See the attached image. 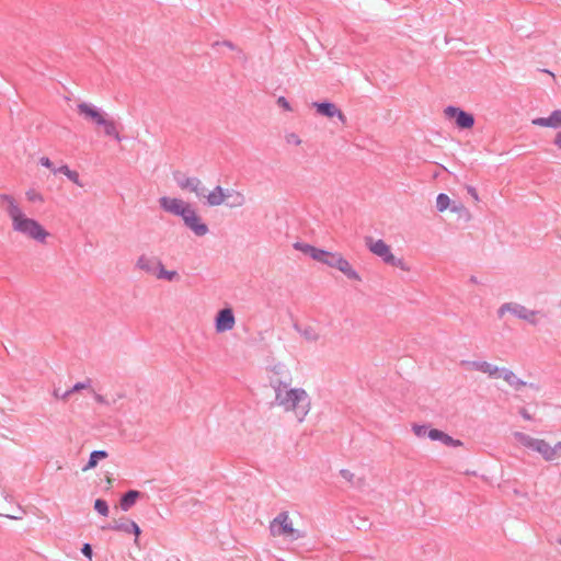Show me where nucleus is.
<instances>
[{"label": "nucleus", "instance_id": "obj_1", "mask_svg": "<svg viewBox=\"0 0 561 561\" xmlns=\"http://www.w3.org/2000/svg\"><path fill=\"white\" fill-rule=\"evenodd\" d=\"M0 206L10 219L11 229L14 233L45 245L53 238V233L37 219L30 217L18 202L10 194L0 195Z\"/></svg>", "mask_w": 561, "mask_h": 561}, {"label": "nucleus", "instance_id": "obj_2", "mask_svg": "<svg viewBox=\"0 0 561 561\" xmlns=\"http://www.w3.org/2000/svg\"><path fill=\"white\" fill-rule=\"evenodd\" d=\"M514 438L517 445L529 456L550 463L561 461V440L551 435H530L516 432Z\"/></svg>", "mask_w": 561, "mask_h": 561}, {"label": "nucleus", "instance_id": "obj_3", "mask_svg": "<svg viewBox=\"0 0 561 561\" xmlns=\"http://www.w3.org/2000/svg\"><path fill=\"white\" fill-rule=\"evenodd\" d=\"M276 400L284 410L293 412L299 421H302L309 413V396L302 388L279 387L276 392Z\"/></svg>", "mask_w": 561, "mask_h": 561}, {"label": "nucleus", "instance_id": "obj_4", "mask_svg": "<svg viewBox=\"0 0 561 561\" xmlns=\"http://www.w3.org/2000/svg\"><path fill=\"white\" fill-rule=\"evenodd\" d=\"M365 243L369 251L379 256L386 264L399 267L402 271H409L405 262L402 259L397 257L392 253L390 245H388L383 240L366 238Z\"/></svg>", "mask_w": 561, "mask_h": 561}, {"label": "nucleus", "instance_id": "obj_5", "mask_svg": "<svg viewBox=\"0 0 561 561\" xmlns=\"http://www.w3.org/2000/svg\"><path fill=\"white\" fill-rule=\"evenodd\" d=\"M206 198L209 206L227 204L229 207H241L245 203V197L241 192L224 190L221 186H216Z\"/></svg>", "mask_w": 561, "mask_h": 561}, {"label": "nucleus", "instance_id": "obj_6", "mask_svg": "<svg viewBox=\"0 0 561 561\" xmlns=\"http://www.w3.org/2000/svg\"><path fill=\"white\" fill-rule=\"evenodd\" d=\"M271 534L273 536H283L290 539L299 537L298 531L295 529L293 522L289 518L288 513H280L277 515L270 525Z\"/></svg>", "mask_w": 561, "mask_h": 561}, {"label": "nucleus", "instance_id": "obj_7", "mask_svg": "<svg viewBox=\"0 0 561 561\" xmlns=\"http://www.w3.org/2000/svg\"><path fill=\"white\" fill-rule=\"evenodd\" d=\"M444 116L449 121H454L455 125L460 129H470L474 125L473 115L456 106H447L444 110Z\"/></svg>", "mask_w": 561, "mask_h": 561}, {"label": "nucleus", "instance_id": "obj_8", "mask_svg": "<svg viewBox=\"0 0 561 561\" xmlns=\"http://www.w3.org/2000/svg\"><path fill=\"white\" fill-rule=\"evenodd\" d=\"M505 312H512L514 316H516L517 318L522 319V320H525L531 324H537L538 323V318H539V314L540 312L539 311H535V310H530L522 305H518V304H505L503 305L500 310H499V313L500 316H503Z\"/></svg>", "mask_w": 561, "mask_h": 561}, {"label": "nucleus", "instance_id": "obj_9", "mask_svg": "<svg viewBox=\"0 0 561 561\" xmlns=\"http://www.w3.org/2000/svg\"><path fill=\"white\" fill-rule=\"evenodd\" d=\"M160 207L165 211L174 216H180L182 218L185 215L186 210L192 206L190 203L171 196H161L159 198Z\"/></svg>", "mask_w": 561, "mask_h": 561}, {"label": "nucleus", "instance_id": "obj_10", "mask_svg": "<svg viewBox=\"0 0 561 561\" xmlns=\"http://www.w3.org/2000/svg\"><path fill=\"white\" fill-rule=\"evenodd\" d=\"M182 220L196 236H205L208 232V227L192 206L182 216Z\"/></svg>", "mask_w": 561, "mask_h": 561}, {"label": "nucleus", "instance_id": "obj_11", "mask_svg": "<svg viewBox=\"0 0 561 561\" xmlns=\"http://www.w3.org/2000/svg\"><path fill=\"white\" fill-rule=\"evenodd\" d=\"M236 325V318L231 308L218 311L215 320V328L218 333L230 331Z\"/></svg>", "mask_w": 561, "mask_h": 561}, {"label": "nucleus", "instance_id": "obj_12", "mask_svg": "<svg viewBox=\"0 0 561 561\" xmlns=\"http://www.w3.org/2000/svg\"><path fill=\"white\" fill-rule=\"evenodd\" d=\"M78 113L88 121H91L95 125L103 123V118L106 116L100 108L96 106L82 102L77 106Z\"/></svg>", "mask_w": 561, "mask_h": 561}, {"label": "nucleus", "instance_id": "obj_13", "mask_svg": "<svg viewBox=\"0 0 561 561\" xmlns=\"http://www.w3.org/2000/svg\"><path fill=\"white\" fill-rule=\"evenodd\" d=\"M331 267L339 270L351 280L362 282L360 275L356 272V270L353 267V265L341 253L337 254V256L333 261Z\"/></svg>", "mask_w": 561, "mask_h": 561}, {"label": "nucleus", "instance_id": "obj_14", "mask_svg": "<svg viewBox=\"0 0 561 561\" xmlns=\"http://www.w3.org/2000/svg\"><path fill=\"white\" fill-rule=\"evenodd\" d=\"M317 112L328 118L336 117L342 124L346 123L345 114L334 104L330 102L313 103Z\"/></svg>", "mask_w": 561, "mask_h": 561}, {"label": "nucleus", "instance_id": "obj_15", "mask_svg": "<svg viewBox=\"0 0 561 561\" xmlns=\"http://www.w3.org/2000/svg\"><path fill=\"white\" fill-rule=\"evenodd\" d=\"M178 186L182 191H190L192 193H195L196 195L199 194L201 190V181L197 178L186 176L182 173H176L174 175Z\"/></svg>", "mask_w": 561, "mask_h": 561}, {"label": "nucleus", "instance_id": "obj_16", "mask_svg": "<svg viewBox=\"0 0 561 561\" xmlns=\"http://www.w3.org/2000/svg\"><path fill=\"white\" fill-rule=\"evenodd\" d=\"M115 531H122L125 534L133 533L135 535V542H138V538L140 536V528L139 526L127 518H121L113 522V526L111 527Z\"/></svg>", "mask_w": 561, "mask_h": 561}, {"label": "nucleus", "instance_id": "obj_17", "mask_svg": "<svg viewBox=\"0 0 561 561\" xmlns=\"http://www.w3.org/2000/svg\"><path fill=\"white\" fill-rule=\"evenodd\" d=\"M533 125L548 128L561 127V110L553 111L548 117H538L531 121Z\"/></svg>", "mask_w": 561, "mask_h": 561}, {"label": "nucleus", "instance_id": "obj_18", "mask_svg": "<svg viewBox=\"0 0 561 561\" xmlns=\"http://www.w3.org/2000/svg\"><path fill=\"white\" fill-rule=\"evenodd\" d=\"M160 260L156 259V257H152V256H148V255H141L138 260H137V267L153 276L156 270H157V265L159 264Z\"/></svg>", "mask_w": 561, "mask_h": 561}, {"label": "nucleus", "instance_id": "obj_19", "mask_svg": "<svg viewBox=\"0 0 561 561\" xmlns=\"http://www.w3.org/2000/svg\"><path fill=\"white\" fill-rule=\"evenodd\" d=\"M427 436L432 440H440L443 444H445L447 446H460L461 445L460 440L454 439L448 434H446L439 430H436V428L430 430L427 432Z\"/></svg>", "mask_w": 561, "mask_h": 561}, {"label": "nucleus", "instance_id": "obj_20", "mask_svg": "<svg viewBox=\"0 0 561 561\" xmlns=\"http://www.w3.org/2000/svg\"><path fill=\"white\" fill-rule=\"evenodd\" d=\"M339 252H329L322 249H318L314 252L313 260L323 263L331 267L333 261L336 259Z\"/></svg>", "mask_w": 561, "mask_h": 561}, {"label": "nucleus", "instance_id": "obj_21", "mask_svg": "<svg viewBox=\"0 0 561 561\" xmlns=\"http://www.w3.org/2000/svg\"><path fill=\"white\" fill-rule=\"evenodd\" d=\"M140 492L139 491H136V490H130L128 491L122 499H121V502H119V505H121V508L124 511V512H127L130 510L131 506L135 505V503L137 502V500L140 497Z\"/></svg>", "mask_w": 561, "mask_h": 561}, {"label": "nucleus", "instance_id": "obj_22", "mask_svg": "<svg viewBox=\"0 0 561 561\" xmlns=\"http://www.w3.org/2000/svg\"><path fill=\"white\" fill-rule=\"evenodd\" d=\"M153 277H156L157 279H164L168 282H173L179 278V274L176 271L165 270V267L163 266V264L160 261L159 264L157 265V270L153 274Z\"/></svg>", "mask_w": 561, "mask_h": 561}, {"label": "nucleus", "instance_id": "obj_23", "mask_svg": "<svg viewBox=\"0 0 561 561\" xmlns=\"http://www.w3.org/2000/svg\"><path fill=\"white\" fill-rule=\"evenodd\" d=\"M25 198L30 204L43 205L45 203L44 194L36 188L26 190Z\"/></svg>", "mask_w": 561, "mask_h": 561}, {"label": "nucleus", "instance_id": "obj_24", "mask_svg": "<svg viewBox=\"0 0 561 561\" xmlns=\"http://www.w3.org/2000/svg\"><path fill=\"white\" fill-rule=\"evenodd\" d=\"M107 453L105 450H95L91 453L90 459L87 466L83 468V471L91 470L98 466L99 460L107 458Z\"/></svg>", "mask_w": 561, "mask_h": 561}, {"label": "nucleus", "instance_id": "obj_25", "mask_svg": "<svg viewBox=\"0 0 561 561\" xmlns=\"http://www.w3.org/2000/svg\"><path fill=\"white\" fill-rule=\"evenodd\" d=\"M99 126L103 127L105 135L119 139L116 124L113 121L107 119L106 116L103 118V123L99 124Z\"/></svg>", "mask_w": 561, "mask_h": 561}, {"label": "nucleus", "instance_id": "obj_26", "mask_svg": "<svg viewBox=\"0 0 561 561\" xmlns=\"http://www.w3.org/2000/svg\"><path fill=\"white\" fill-rule=\"evenodd\" d=\"M451 206V199L448 195L440 193L436 197V207L439 213H444Z\"/></svg>", "mask_w": 561, "mask_h": 561}, {"label": "nucleus", "instance_id": "obj_27", "mask_svg": "<svg viewBox=\"0 0 561 561\" xmlns=\"http://www.w3.org/2000/svg\"><path fill=\"white\" fill-rule=\"evenodd\" d=\"M472 365L474 369L488 374L490 376H495L497 373V368L486 362H477L473 363Z\"/></svg>", "mask_w": 561, "mask_h": 561}, {"label": "nucleus", "instance_id": "obj_28", "mask_svg": "<svg viewBox=\"0 0 561 561\" xmlns=\"http://www.w3.org/2000/svg\"><path fill=\"white\" fill-rule=\"evenodd\" d=\"M55 172H60L65 174L71 182L81 186L79 173L77 171H72L68 168V165H62L58 170H54Z\"/></svg>", "mask_w": 561, "mask_h": 561}, {"label": "nucleus", "instance_id": "obj_29", "mask_svg": "<svg viewBox=\"0 0 561 561\" xmlns=\"http://www.w3.org/2000/svg\"><path fill=\"white\" fill-rule=\"evenodd\" d=\"M284 140L286 145L289 147H300L304 142L301 137L294 131L286 133L284 136Z\"/></svg>", "mask_w": 561, "mask_h": 561}, {"label": "nucleus", "instance_id": "obj_30", "mask_svg": "<svg viewBox=\"0 0 561 561\" xmlns=\"http://www.w3.org/2000/svg\"><path fill=\"white\" fill-rule=\"evenodd\" d=\"M301 336L309 342H316L320 339V333L314 328L307 327L301 331Z\"/></svg>", "mask_w": 561, "mask_h": 561}, {"label": "nucleus", "instance_id": "obj_31", "mask_svg": "<svg viewBox=\"0 0 561 561\" xmlns=\"http://www.w3.org/2000/svg\"><path fill=\"white\" fill-rule=\"evenodd\" d=\"M294 247H295V249H297L300 252L309 255L312 259H313L314 252L317 250V248H314V247H312L310 244H307V243H295Z\"/></svg>", "mask_w": 561, "mask_h": 561}, {"label": "nucleus", "instance_id": "obj_32", "mask_svg": "<svg viewBox=\"0 0 561 561\" xmlns=\"http://www.w3.org/2000/svg\"><path fill=\"white\" fill-rule=\"evenodd\" d=\"M94 508L98 513H100L102 516H107L108 515V505L107 503L102 500V499H98L95 500L94 502Z\"/></svg>", "mask_w": 561, "mask_h": 561}, {"label": "nucleus", "instance_id": "obj_33", "mask_svg": "<svg viewBox=\"0 0 561 561\" xmlns=\"http://www.w3.org/2000/svg\"><path fill=\"white\" fill-rule=\"evenodd\" d=\"M430 431V428H427L426 426L424 425H414L413 426V432L416 436L419 437H422V436H425L427 435V432Z\"/></svg>", "mask_w": 561, "mask_h": 561}, {"label": "nucleus", "instance_id": "obj_34", "mask_svg": "<svg viewBox=\"0 0 561 561\" xmlns=\"http://www.w3.org/2000/svg\"><path fill=\"white\" fill-rule=\"evenodd\" d=\"M340 474L345 481L350 483L354 481L355 474L350 469H342Z\"/></svg>", "mask_w": 561, "mask_h": 561}, {"label": "nucleus", "instance_id": "obj_35", "mask_svg": "<svg viewBox=\"0 0 561 561\" xmlns=\"http://www.w3.org/2000/svg\"><path fill=\"white\" fill-rule=\"evenodd\" d=\"M451 211L453 213H457L459 215H463V214H467L469 215V211L468 209L466 208V206L461 203L459 204H454L453 207H451Z\"/></svg>", "mask_w": 561, "mask_h": 561}, {"label": "nucleus", "instance_id": "obj_36", "mask_svg": "<svg viewBox=\"0 0 561 561\" xmlns=\"http://www.w3.org/2000/svg\"><path fill=\"white\" fill-rule=\"evenodd\" d=\"M85 388H88V385H85V383H83V382H78V383H76V385L73 386V388H72L71 390H69V391H67V392L65 393L64 399H65V398H67V397H68L69 394H71L72 392H75V391H79V390H81V389H85Z\"/></svg>", "mask_w": 561, "mask_h": 561}, {"label": "nucleus", "instance_id": "obj_37", "mask_svg": "<svg viewBox=\"0 0 561 561\" xmlns=\"http://www.w3.org/2000/svg\"><path fill=\"white\" fill-rule=\"evenodd\" d=\"M277 104H278L280 107H283L285 111H287V112H290V111H291V107H290V105H289L288 101H287L284 96H279V98L277 99Z\"/></svg>", "mask_w": 561, "mask_h": 561}, {"label": "nucleus", "instance_id": "obj_38", "mask_svg": "<svg viewBox=\"0 0 561 561\" xmlns=\"http://www.w3.org/2000/svg\"><path fill=\"white\" fill-rule=\"evenodd\" d=\"M81 551L90 560L92 559V548L89 543H84Z\"/></svg>", "mask_w": 561, "mask_h": 561}, {"label": "nucleus", "instance_id": "obj_39", "mask_svg": "<svg viewBox=\"0 0 561 561\" xmlns=\"http://www.w3.org/2000/svg\"><path fill=\"white\" fill-rule=\"evenodd\" d=\"M39 162H41V164H42L43 167H46V168H49V169L53 167L51 161H50V160H49V158H47V157H42V158H41V160H39Z\"/></svg>", "mask_w": 561, "mask_h": 561}, {"label": "nucleus", "instance_id": "obj_40", "mask_svg": "<svg viewBox=\"0 0 561 561\" xmlns=\"http://www.w3.org/2000/svg\"><path fill=\"white\" fill-rule=\"evenodd\" d=\"M468 193L472 196V198L476 201V202H479V194L477 192V190L472 186H469L468 187Z\"/></svg>", "mask_w": 561, "mask_h": 561}, {"label": "nucleus", "instance_id": "obj_41", "mask_svg": "<svg viewBox=\"0 0 561 561\" xmlns=\"http://www.w3.org/2000/svg\"><path fill=\"white\" fill-rule=\"evenodd\" d=\"M553 142L559 149H561V130L556 134Z\"/></svg>", "mask_w": 561, "mask_h": 561}, {"label": "nucleus", "instance_id": "obj_42", "mask_svg": "<svg viewBox=\"0 0 561 561\" xmlns=\"http://www.w3.org/2000/svg\"><path fill=\"white\" fill-rule=\"evenodd\" d=\"M513 377H514V375L512 373H506L504 376L505 380H507V381H511V378H513Z\"/></svg>", "mask_w": 561, "mask_h": 561}, {"label": "nucleus", "instance_id": "obj_43", "mask_svg": "<svg viewBox=\"0 0 561 561\" xmlns=\"http://www.w3.org/2000/svg\"><path fill=\"white\" fill-rule=\"evenodd\" d=\"M107 483L111 484L112 483V479L111 478H107Z\"/></svg>", "mask_w": 561, "mask_h": 561}]
</instances>
